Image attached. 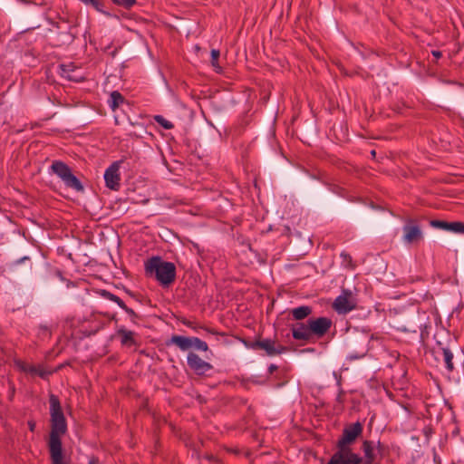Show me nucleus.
Masks as SVG:
<instances>
[{"label":"nucleus","mask_w":464,"mask_h":464,"mask_svg":"<svg viewBox=\"0 0 464 464\" xmlns=\"http://www.w3.org/2000/svg\"><path fill=\"white\" fill-rule=\"evenodd\" d=\"M51 431L48 449L52 464H67L63 456L61 437L67 431V423L58 397L51 394L49 398Z\"/></svg>","instance_id":"nucleus-1"},{"label":"nucleus","mask_w":464,"mask_h":464,"mask_svg":"<svg viewBox=\"0 0 464 464\" xmlns=\"http://www.w3.org/2000/svg\"><path fill=\"white\" fill-rule=\"evenodd\" d=\"M147 275H155L156 279L163 285L171 284L176 277V266L171 262L163 261L160 256H153L145 263Z\"/></svg>","instance_id":"nucleus-2"},{"label":"nucleus","mask_w":464,"mask_h":464,"mask_svg":"<svg viewBox=\"0 0 464 464\" xmlns=\"http://www.w3.org/2000/svg\"><path fill=\"white\" fill-rule=\"evenodd\" d=\"M52 171L56 174L68 187L78 192L83 190L79 179L74 176L67 164L60 160H54L51 165Z\"/></svg>","instance_id":"nucleus-3"},{"label":"nucleus","mask_w":464,"mask_h":464,"mask_svg":"<svg viewBox=\"0 0 464 464\" xmlns=\"http://www.w3.org/2000/svg\"><path fill=\"white\" fill-rule=\"evenodd\" d=\"M245 345L252 350H264L268 356H275L287 351L285 346L276 345V342L271 339L245 342Z\"/></svg>","instance_id":"nucleus-4"},{"label":"nucleus","mask_w":464,"mask_h":464,"mask_svg":"<svg viewBox=\"0 0 464 464\" xmlns=\"http://www.w3.org/2000/svg\"><path fill=\"white\" fill-rule=\"evenodd\" d=\"M362 457L354 453L351 448H337L327 464H360Z\"/></svg>","instance_id":"nucleus-5"},{"label":"nucleus","mask_w":464,"mask_h":464,"mask_svg":"<svg viewBox=\"0 0 464 464\" xmlns=\"http://www.w3.org/2000/svg\"><path fill=\"white\" fill-rule=\"evenodd\" d=\"M362 432V426L358 421L346 426L337 442V448H351V445L356 440Z\"/></svg>","instance_id":"nucleus-6"},{"label":"nucleus","mask_w":464,"mask_h":464,"mask_svg":"<svg viewBox=\"0 0 464 464\" xmlns=\"http://www.w3.org/2000/svg\"><path fill=\"white\" fill-rule=\"evenodd\" d=\"M403 241L408 245L417 244L422 240L423 235L420 226L415 220L409 219L403 228Z\"/></svg>","instance_id":"nucleus-7"},{"label":"nucleus","mask_w":464,"mask_h":464,"mask_svg":"<svg viewBox=\"0 0 464 464\" xmlns=\"http://www.w3.org/2000/svg\"><path fill=\"white\" fill-rule=\"evenodd\" d=\"M356 304L353 299L352 292L343 290L342 295L337 296L333 304L334 309L342 314H345L355 308Z\"/></svg>","instance_id":"nucleus-8"},{"label":"nucleus","mask_w":464,"mask_h":464,"mask_svg":"<svg viewBox=\"0 0 464 464\" xmlns=\"http://www.w3.org/2000/svg\"><path fill=\"white\" fill-rule=\"evenodd\" d=\"M309 330L312 334V338H321L323 337L332 327L333 322L328 317H317V318H309Z\"/></svg>","instance_id":"nucleus-9"},{"label":"nucleus","mask_w":464,"mask_h":464,"mask_svg":"<svg viewBox=\"0 0 464 464\" xmlns=\"http://www.w3.org/2000/svg\"><path fill=\"white\" fill-rule=\"evenodd\" d=\"M120 161L113 162L106 170L104 173V179L105 184L107 188L118 190L120 188V174H119V169H120Z\"/></svg>","instance_id":"nucleus-10"},{"label":"nucleus","mask_w":464,"mask_h":464,"mask_svg":"<svg viewBox=\"0 0 464 464\" xmlns=\"http://www.w3.org/2000/svg\"><path fill=\"white\" fill-rule=\"evenodd\" d=\"M187 362L190 369L197 374L201 375L212 369V365L201 359L197 353H189L187 357Z\"/></svg>","instance_id":"nucleus-11"},{"label":"nucleus","mask_w":464,"mask_h":464,"mask_svg":"<svg viewBox=\"0 0 464 464\" xmlns=\"http://www.w3.org/2000/svg\"><path fill=\"white\" fill-rule=\"evenodd\" d=\"M60 75L72 82H82L84 77L80 73L78 68L73 63L61 64L59 65Z\"/></svg>","instance_id":"nucleus-12"},{"label":"nucleus","mask_w":464,"mask_h":464,"mask_svg":"<svg viewBox=\"0 0 464 464\" xmlns=\"http://www.w3.org/2000/svg\"><path fill=\"white\" fill-rule=\"evenodd\" d=\"M310 323L309 319L306 324L296 323L292 325V334L295 340L298 341H310L312 339V334L309 330Z\"/></svg>","instance_id":"nucleus-13"},{"label":"nucleus","mask_w":464,"mask_h":464,"mask_svg":"<svg viewBox=\"0 0 464 464\" xmlns=\"http://www.w3.org/2000/svg\"><path fill=\"white\" fill-rule=\"evenodd\" d=\"M100 294L105 299L116 303L121 309H123L130 315L132 322H135L136 319L139 317L138 314L135 313V311L131 308H129L125 304V303L116 295H114L107 290H102Z\"/></svg>","instance_id":"nucleus-14"},{"label":"nucleus","mask_w":464,"mask_h":464,"mask_svg":"<svg viewBox=\"0 0 464 464\" xmlns=\"http://www.w3.org/2000/svg\"><path fill=\"white\" fill-rule=\"evenodd\" d=\"M176 345L181 351H188L192 347V337H187L182 335H172L169 340L166 342V345Z\"/></svg>","instance_id":"nucleus-15"},{"label":"nucleus","mask_w":464,"mask_h":464,"mask_svg":"<svg viewBox=\"0 0 464 464\" xmlns=\"http://www.w3.org/2000/svg\"><path fill=\"white\" fill-rule=\"evenodd\" d=\"M362 449L364 457L362 458V462L360 464H373L375 459L373 442L370 440H364Z\"/></svg>","instance_id":"nucleus-16"},{"label":"nucleus","mask_w":464,"mask_h":464,"mask_svg":"<svg viewBox=\"0 0 464 464\" xmlns=\"http://www.w3.org/2000/svg\"><path fill=\"white\" fill-rule=\"evenodd\" d=\"M117 334L121 337V343L125 346H132L136 344L134 333L124 328L117 331Z\"/></svg>","instance_id":"nucleus-17"},{"label":"nucleus","mask_w":464,"mask_h":464,"mask_svg":"<svg viewBox=\"0 0 464 464\" xmlns=\"http://www.w3.org/2000/svg\"><path fill=\"white\" fill-rule=\"evenodd\" d=\"M312 312L313 309L311 306L302 305L292 309L291 314L295 320L300 321L308 317L312 314Z\"/></svg>","instance_id":"nucleus-18"},{"label":"nucleus","mask_w":464,"mask_h":464,"mask_svg":"<svg viewBox=\"0 0 464 464\" xmlns=\"http://www.w3.org/2000/svg\"><path fill=\"white\" fill-rule=\"evenodd\" d=\"M22 370L25 372L38 375L41 378H46L51 374L50 372L44 370L41 365H23Z\"/></svg>","instance_id":"nucleus-19"},{"label":"nucleus","mask_w":464,"mask_h":464,"mask_svg":"<svg viewBox=\"0 0 464 464\" xmlns=\"http://www.w3.org/2000/svg\"><path fill=\"white\" fill-rule=\"evenodd\" d=\"M124 102L125 98L118 91L112 92L108 101L109 106L113 111H115L116 109Z\"/></svg>","instance_id":"nucleus-20"},{"label":"nucleus","mask_w":464,"mask_h":464,"mask_svg":"<svg viewBox=\"0 0 464 464\" xmlns=\"http://www.w3.org/2000/svg\"><path fill=\"white\" fill-rule=\"evenodd\" d=\"M441 353H442V355H443V360L445 362V364H446V367L447 369L451 372L453 371L454 369V365H453V354L452 353L450 352V349L448 348H441Z\"/></svg>","instance_id":"nucleus-21"},{"label":"nucleus","mask_w":464,"mask_h":464,"mask_svg":"<svg viewBox=\"0 0 464 464\" xmlns=\"http://www.w3.org/2000/svg\"><path fill=\"white\" fill-rule=\"evenodd\" d=\"M430 225L434 227L440 228L447 231L452 230V222H447L442 220H432Z\"/></svg>","instance_id":"nucleus-22"},{"label":"nucleus","mask_w":464,"mask_h":464,"mask_svg":"<svg viewBox=\"0 0 464 464\" xmlns=\"http://www.w3.org/2000/svg\"><path fill=\"white\" fill-rule=\"evenodd\" d=\"M154 120L155 121L160 124L162 128H164L165 130H171L173 129L174 125L172 122H170L169 121L166 120L163 116L161 115H156L154 116Z\"/></svg>","instance_id":"nucleus-23"},{"label":"nucleus","mask_w":464,"mask_h":464,"mask_svg":"<svg viewBox=\"0 0 464 464\" xmlns=\"http://www.w3.org/2000/svg\"><path fill=\"white\" fill-rule=\"evenodd\" d=\"M192 347L203 352H207L208 350L207 343L198 337H192Z\"/></svg>","instance_id":"nucleus-24"},{"label":"nucleus","mask_w":464,"mask_h":464,"mask_svg":"<svg viewBox=\"0 0 464 464\" xmlns=\"http://www.w3.org/2000/svg\"><path fill=\"white\" fill-rule=\"evenodd\" d=\"M114 4L130 9L136 4V0H111Z\"/></svg>","instance_id":"nucleus-25"},{"label":"nucleus","mask_w":464,"mask_h":464,"mask_svg":"<svg viewBox=\"0 0 464 464\" xmlns=\"http://www.w3.org/2000/svg\"><path fill=\"white\" fill-rule=\"evenodd\" d=\"M219 55H220V53L218 50L212 49V51H211V64L216 69H220V66L218 64Z\"/></svg>","instance_id":"nucleus-26"},{"label":"nucleus","mask_w":464,"mask_h":464,"mask_svg":"<svg viewBox=\"0 0 464 464\" xmlns=\"http://www.w3.org/2000/svg\"><path fill=\"white\" fill-rule=\"evenodd\" d=\"M451 232L464 234V223L460 221L452 222Z\"/></svg>","instance_id":"nucleus-27"},{"label":"nucleus","mask_w":464,"mask_h":464,"mask_svg":"<svg viewBox=\"0 0 464 464\" xmlns=\"http://www.w3.org/2000/svg\"><path fill=\"white\" fill-rule=\"evenodd\" d=\"M431 54L436 58V59H440L441 56H442V53L440 51H438V50H433L431 51Z\"/></svg>","instance_id":"nucleus-28"},{"label":"nucleus","mask_w":464,"mask_h":464,"mask_svg":"<svg viewBox=\"0 0 464 464\" xmlns=\"http://www.w3.org/2000/svg\"><path fill=\"white\" fill-rule=\"evenodd\" d=\"M402 330H403V331H405V332H413V333H416V332H417V327H411V328H406V327H404Z\"/></svg>","instance_id":"nucleus-29"},{"label":"nucleus","mask_w":464,"mask_h":464,"mask_svg":"<svg viewBox=\"0 0 464 464\" xmlns=\"http://www.w3.org/2000/svg\"><path fill=\"white\" fill-rule=\"evenodd\" d=\"M276 369H277V366H276V365H275V364H271V365L269 366V368H268V372H269V373H273V372H274V371H276Z\"/></svg>","instance_id":"nucleus-30"},{"label":"nucleus","mask_w":464,"mask_h":464,"mask_svg":"<svg viewBox=\"0 0 464 464\" xmlns=\"http://www.w3.org/2000/svg\"><path fill=\"white\" fill-rule=\"evenodd\" d=\"M28 425H29V429H30V430H31V431H34V427H35L34 422H31V421H29V422H28Z\"/></svg>","instance_id":"nucleus-31"},{"label":"nucleus","mask_w":464,"mask_h":464,"mask_svg":"<svg viewBox=\"0 0 464 464\" xmlns=\"http://www.w3.org/2000/svg\"><path fill=\"white\" fill-rule=\"evenodd\" d=\"M183 324H184L185 325H187V326H189V327H191V326H192V325H191V323H190V322H188V321H184V322H183Z\"/></svg>","instance_id":"nucleus-32"},{"label":"nucleus","mask_w":464,"mask_h":464,"mask_svg":"<svg viewBox=\"0 0 464 464\" xmlns=\"http://www.w3.org/2000/svg\"><path fill=\"white\" fill-rule=\"evenodd\" d=\"M371 154L372 156H375V150H372Z\"/></svg>","instance_id":"nucleus-33"},{"label":"nucleus","mask_w":464,"mask_h":464,"mask_svg":"<svg viewBox=\"0 0 464 464\" xmlns=\"http://www.w3.org/2000/svg\"><path fill=\"white\" fill-rule=\"evenodd\" d=\"M90 464H93V462L91 461Z\"/></svg>","instance_id":"nucleus-34"}]
</instances>
